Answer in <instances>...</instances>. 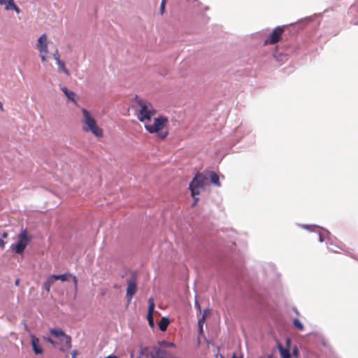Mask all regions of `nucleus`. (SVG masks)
Here are the masks:
<instances>
[{
  "mask_svg": "<svg viewBox=\"0 0 358 358\" xmlns=\"http://www.w3.org/2000/svg\"><path fill=\"white\" fill-rule=\"evenodd\" d=\"M136 103L138 106L136 110V117L144 124L145 130L151 134H155L161 141L166 139L169 134V118L164 115H159L154 118L152 123H150L152 117L157 113L152 103L138 96L136 98Z\"/></svg>",
  "mask_w": 358,
  "mask_h": 358,
  "instance_id": "obj_1",
  "label": "nucleus"
},
{
  "mask_svg": "<svg viewBox=\"0 0 358 358\" xmlns=\"http://www.w3.org/2000/svg\"><path fill=\"white\" fill-rule=\"evenodd\" d=\"M50 334L56 339V348L62 352H67L71 348V338L59 328L50 330Z\"/></svg>",
  "mask_w": 358,
  "mask_h": 358,
  "instance_id": "obj_2",
  "label": "nucleus"
},
{
  "mask_svg": "<svg viewBox=\"0 0 358 358\" xmlns=\"http://www.w3.org/2000/svg\"><path fill=\"white\" fill-rule=\"evenodd\" d=\"M207 178L202 173H197L189 184V189L193 197L199 194V188H202L206 185Z\"/></svg>",
  "mask_w": 358,
  "mask_h": 358,
  "instance_id": "obj_3",
  "label": "nucleus"
},
{
  "mask_svg": "<svg viewBox=\"0 0 358 358\" xmlns=\"http://www.w3.org/2000/svg\"><path fill=\"white\" fill-rule=\"evenodd\" d=\"M17 238L18 241L17 244L13 245L11 248L17 254H22L29 241L26 229H22L18 234Z\"/></svg>",
  "mask_w": 358,
  "mask_h": 358,
  "instance_id": "obj_4",
  "label": "nucleus"
},
{
  "mask_svg": "<svg viewBox=\"0 0 358 358\" xmlns=\"http://www.w3.org/2000/svg\"><path fill=\"white\" fill-rule=\"evenodd\" d=\"M36 48L38 50L40 57L43 62L47 61L48 57V36L45 34H43L38 39L36 43Z\"/></svg>",
  "mask_w": 358,
  "mask_h": 358,
  "instance_id": "obj_5",
  "label": "nucleus"
},
{
  "mask_svg": "<svg viewBox=\"0 0 358 358\" xmlns=\"http://www.w3.org/2000/svg\"><path fill=\"white\" fill-rule=\"evenodd\" d=\"M283 32V27H275L268 36L267 39L264 41V45H274L277 43L280 40Z\"/></svg>",
  "mask_w": 358,
  "mask_h": 358,
  "instance_id": "obj_6",
  "label": "nucleus"
},
{
  "mask_svg": "<svg viewBox=\"0 0 358 358\" xmlns=\"http://www.w3.org/2000/svg\"><path fill=\"white\" fill-rule=\"evenodd\" d=\"M137 292V284H136V278L134 275H132L127 280V294L126 297L127 299V301L129 303L132 299L133 296Z\"/></svg>",
  "mask_w": 358,
  "mask_h": 358,
  "instance_id": "obj_7",
  "label": "nucleus"
},
{
  "mask_svg": "<svg viewBox=\"0 0 358 358\" xmlns=\"http://www.w3.org/2000/svg\"><path fill=\"white\" fill-rule=\"evenodd\" d=\"M31 346L35 355H43V348L41 344V341L38 338L35 336L34 334H30Z\"/></svg>",
  "mask_w": 358,
  "mask_h": 358,
  "instance_id": "obj_8",
  "label": "nucleus"
},
{
  "mask_svg": "<svg viewBox=\"0 0 358 358\" xmlns=\"http://www.w3.org/2000/svg\"><path fill=\"white\" fill-rule=\"evenodd\" d=\"M55 280H61L62 282H69L72 283V286L75 289H77V279L75 275L70 273H64L62 275H53Z\"/></svg>",
  "mask_w": 358,
  "mask_h": 358,
  "instance_id": "obj_9",
  "label": "nucleus"
},
{
  "mask_svg": "<svg viewBox=\"0 0 358 358\" xmlns=\"http://www.w3.org/2000/svg\"><path fill=\"white\" fill-rule=\"evenodd\" d=\"M148 315L147 319L148 321V324L150 327L154 328L155 327V322L153 319V313L155 310V303L154 299L152 298H150L148 299Z\"/></svg>",
  "mask_w": 358,
  "mask_h": 358,
  "instance_id": "obj_10",
  "label": "nucleus"
},
{
  "mask_svg": "<svg viewBox=\"0 0 358 358\" xmlns=\"http://www.w3.org/2000/svg\"><path fill=\"white\" fill-rule=\"evenodd\" d=\"M91 132L99 139L103 136V129L97 126L95 120L92 118H91Z\"/></svg>",
  "mask_w": 358,
  "mask_h": 358,
  "instance_id": "obj_11",
  "label": "nucleus"
},
{
  "mask_svg": "<svg viewBox=\"0 0 358 358\" xmlns=\"http://www.w3.org/2000/svg\"><path fill=\"white\" fill-rule=\"evenodd\" d=\"M53 58L56 60L57 64L59 66V69L65 73L66 75H69V70L65 67V64L64 62H62L59 59V54L58 50L55 48V52L52 54Z\"/></svg>",
  "mask_w": 358,
  "mask_h": 358,
  "instance_id": "obj_12",
  "label": "nucleus"
},
{
  "mask_svg": "<svg viewBox=\"0 0 358 358\" xmlns=\"http://www.w3.org/2000/svg\"><path fill=\"white\" fill-rule=\"evenodd\" d=\"M61 90L66 96L68 99L73 101L76 106H78V103L76 100V94L73 92L68 90L66 87H62Z\"/></svg>",
  "mask_w": 358,
  "mask_h": 358,
  "instance_id": "obj_13",
  "label": "nucleus"
},
{
  "mask_svg": "<svg viewBox=\"0 0 358 358\" xmlns=\"http://www.w3.org/2000/svg\"><path fill=\"white\" fill-rule=\"evenodd\" d=\"M150 355L151 358H169L166 352L161 348L155 349Z\"/></svg>",
  "mask_w": 358,
  "mask_h": 358,
  "instance_id": "obj_14",
  "label": "nucleus"
},
{
  "mask_svg": "<svg viewBox=\"0 0 358 358\" xmlns=\"http://www.w3.org/2000/svg\"><path fill=\"white\" fill-rule=\"evenodd\" d=\"M82 112L84 115V125L83 127V129L88 132L90 131V113L87 110L83 108Z\"/></svg>",
  "mask_w": 358,
  "mask_h": 358,
  "instance_id": "obj_15",
  "label": "nucleus"
},
{
  "mask_svg": "<svg viewBox=\"0 0 358 358\" xmlns=\"http://www.w3.org/2000/svg\"><path fill=\"white\" fill-rule=\"evenodd\" d=\"M208 174H209V177L210 178L211 182L213 185H216L217 187H220L221 183L220 182V178H219L218 175L216 173H215L214 171H210Z\"/></svg>",
  "mask_w": 358,
  "mask_h": 358,
  "instance_id": "obj_16",
  "label": "nucleus"
},
{
  "mask_svg": "<svg viewBox=\"0 0 358 358\" xmlns=\"http://www.w3.org/2000/svg\"><path fill=\"white\" fill-rule=\"evenodd\" d=\"M170 323V321L169 318L167 317H162L161 320L159 322V329L162 331H165L167 329V327Z\"/></svg>",
  "mask_w": 358,
  "mask_h": 358,
  "instance_id": "obj_17",
  "label": "nucleus"
},
{
  "mask_svg": "<svg viewBox=\"0 0 358 358\" xmlns=\"http://www.w3.org/2000/svg\"><path fill=\"white\" fill-rule=\"evenodd\" d=\"M14 3L13 0H0V5L4 6L6 10H11Z\"/></svg>",
  "mask_w": 358,
  "mask_h": 358,
  "instance_id": "obj_18",
  "label": "nucleus"
},
{
  "mask_svg": "<svg viewBox=\"0 0 358 358\" xmlns=\"http://www.w3.org/2000/svg\"><path fill=\"white\" fill-rule=\"evenodd\" d=\"M278 350L282 358H291L289 351L287 349L284 348L281 345H278Z\"/></svg>",
  "mask_w": 358,
  "mask_h": 358,
  "instance_id": "obj_19",
  "label": "nucleus"
},
{
  "mask_svg": "<svg viewBox=\"0 0 358 358\" xmlns=\"http://www.w3.org/2000/svg\"><path fill=\"white\" fill-rule=\"evenodd\" d=\"M294 325L295 328L299 331H303L304 329L303 324L300 322V320L298 318H295L294 320Z\"/></svg>",
  "mask_w": 358,
  "mask_h": 358,
  "instance_id": "obj_20",
  "label": "nucleus"
},
{
  "mask_svg": "<svg viewBox=\"0 0 358 358\" xmlns=\"http://www.w3.org/2000/svg\"><path fill=\"white\" fill-rule=\"evenodd\" d=\"M204 322H205V315H203L201 319H199V320L198 322L199 334L203 333V325Z\"/></svg>",
  "mask_w": 358,
  "mask_h": 358,
  "instance_id": "obj_21",
  "label": "nucleus"
},
{
  "mask_svg": "<svg viewBox=\"0 0 358 358\" xmlns=\"http://www.w3.org/2000/svg\"><path fill=\"white\" fill-rule=\"evenodd\" d=\"M43 338L45 341L50 343L53 347L56 348V339L45 336Z\"/></svg>",
  "mask_w": 358,
  "mask_h": 358,
  "instance_id": "obj_22",
  "label": "nucleus"
},
{
  "mask_svg": "<svg viewBox=\"0 0 358 358\" xmlns=\"http://www.w3.org/2000/svg\"><path fill=\"white\" fill-rule=\"evenodd\" d=\"M166 3V0H162L161 5H160L161 15H163V13L164 12Z\"/></svg>",
  "mask_w": 358,
  "mask_h": 358,
  "instance_id": "obj_23",
  "label": "nucleus"
},
{
  "mask_svg": "<svg viewBox=\"0 0 358 358\" xmlns=\"http://www.w3.org/2000/svg\"><path fill=\"white\" fill-rule=\"evenodd\" d=\"M50 286L54 283L55 280V278H53V275H50L48 278V279L45 280Z\"/></svg>",
  "mask_w": 358,
  "mask_h": 358,
  "instance_id": "obj_24",
  "label": "nucleus"
},
{
  "mask_svg": "<svg viewBox=\"0 0 358 358\" xmlns=\"http://www.w3.org/2000/svg\"><path fill=\"white\" fill-rule=\"evenodd\" d=\"M43 288H44V289H45L48 292H50L51 286H50V285H49L46 281H45V282H44V283H43Z\"/></svg>",
  "mask_w": 358,
  "mask_h": 358,
  "instance_id": "obj_25",
  "label": "nucleus"
},
{
  "mask_svg": "<svg viewBox=\"0 0 358 358\" xmlns=\"http://www.w3.org/2000/svg\"><path fill=\"white\" fill-rule=\"evenodd\" d=\"M15 10L17 13H20V9L19 8V7L15 3H13V6H12V10Z\"/></svg>",
  "mask_w": 358,
  "mask_h": 358,
  "instance_id": "obj_26",
  "label": "nucleus"
},
{
  "mask_svg": "<svg viewBox=\"0 0 358 358\" xmlns=\"http://www.w3.org/2000/svg\"><path fill=\"white\" fill-rule=\"evenodd\" d=\"M78 354V352L77 350H73L72 352H71V357L72 358H76L77 357V355Z\"/></svg>",
  "mask_w": 358,
  "mask_h": 358,
  "instance_id": "obj_27",
  "label": "nucleus"
},
{
  "mask_svg": "<svg viewBox=\"0 0 358 358\" xmlns=\"http://www.w3.org/2000/svg\"><path fill=\"white\" fill-rule=\"evenodd\" d=\"M6 243L4 242L3 238H0V248H3L5 246Z\"/></svg>",
  "mask_w": 358,
  "mask_h": 358,
  "instance_id": "obj_28",
  "label": "nucleus"
},
{
  "mask_svg": "<svg viewBox=\"0 0 358 358\" xmlns=\"http://www.w3.org/2000/svg\"><path fill=\"white\" fill-rule=\"evenodd\" d=\"M194 202H193V203L192 205V206H194L196 204V203H197V201L199 200V198L196 197V196L194 197Z\"/></svg>",
  "mask_w": 358,
  "mask_h": 358,
  "instance_id": "obj_29",
  "label": "nucleus"
},
{
  "mask_svg": "<svg viewBox=\"0 0 358 358\" xmlns=\"http://www.w3.org/2000/svg\"><path fill=\"white\" fill-rule=\"evenodd\" d=\"M7 237H8V233L4 231V232L2 234V238H3H3H6Z\"/></svg>",
  "mask_w": 358,
  "mask_h": 358,
  "instance_id": "obj_30",
  "label": "nucleus"
},
{
  "mask_svg": "<svg viewBox=\"0 0 358 358\" xmlns=\"http://www.w3.org/2000/svg\"><path fill=\"white\" fill-rule=\"evenodd\" d=\"M106 358H119V357L115 355H110Z\"/></svg>",
  "mask_w": 358,
  "mask_h": 358,
  "instance_id": "obj_31",
  "label": "nucleus"
},
{
  "mask_svg": "<svg viewBox=\"0 0 358 358\" xmlns=\"http://www.w3.org/2000/svg\"><path fill=\"white\" fill-rule=\"evenodd\" d=\"M294 355H296V356H297V355H298V350L296 348H295L294 350Z\"/></svg>",
  "mask_w": 358,
  "mask_h": 358,
  "instance_id": "obj_32",
  "label": "nucleus"
},
{
  "mask_svg": "<svg viewBox=\"0 0 358 358\" xmlns=\"http://www.w3.org/2000/svg\"><path fill=\"white\" fill-rule=\"evenodd\" d=\"M195 306H197L198 308H199V304L197 301L195 302Z\"/></svg>",
  "mask_w": 358,
  "mask_h": 358,
  "instance_id": "obj_33",
  "label": "nucleus"
},
{
  "mask_svg": "<svg viewBox=\"0 0 358 358\" xmlns=\"http://www.w3.org/2000/svg\"><path fill=\"white\" fill-rule=\"evenodd\" d=\"M18 284H19V280H17L15 281V285H18Z\"/></svg>",
  "mask_w": 358,
  "mask_h": 358,
  "instance_id": "obj_34",
  "label": "nucleus"
},
{
  "mask_svg": "<svg viewBox=\"0 0 358 358\" xmlns=\"http://www.w3.org/2000/svg\"><path fill=\"white\" fill-rule=\"evenodd\" d=\"M266 358H273L272 355H268Z\"/></svg>",
  "mask_w": 358,
  "mask_h": 358,
  "instance_id": "obj_35",
  "label": "nucleus"
},
{
  "mask_svg": "<svg viewBox=\"0 0 358 358\" xmlns=\"http://www.w3.org/2000/svg\"><path fill=\"white\" fill-rule=\"evenodd\" d=\"M294 310H295V312H296V313L297 315H299V312H298V310H297L296 309H295Z\"/></svg>",
  "mask_w": 358,
  "mask_h": 358,
  "instance_id": "obj_36",
  "label": "nucleus"
},
{
  "mask_svg": "<svg viewBox=\"0 0 358 358\" xmlns=\"http://www.w3.org/2000/svg\"><path fill=\"white\" fill-rule=\"evenodd\" d=\"M320 241H322V238L321 236H320Z\"/></svg>",
  "mask_w": 358,
  "mask_h": 358,
  "instance_id": "obj_37",
  "label": "nucleus"
},
{
  "mask_svg": "<svg viewBox=\"0 0 358 358\" xmlns=\"http://www.w3.org/2000/svg\"><path fill=\"white\" fill-rule=\"evenodd\" d=\"M234 358H235V357H234Z\"/></svg>",
  "mask_w": 358,
  "mask_h": 358,
  "instance_id": "obj_38",
  "label": "nucleus"
}]
</instances>
